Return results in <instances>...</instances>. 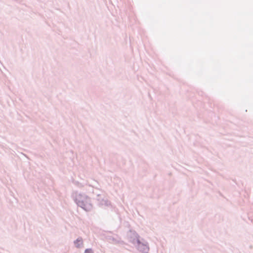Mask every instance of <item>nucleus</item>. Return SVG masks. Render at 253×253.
<instances>
[{
    "instance_id": "1",
    "label": "nucleus",
    "mask_w": 253,
    "mask_h": 253,
    "mask_svg": "<svg viewBox=\"0 0 253 253\" xmlns=\"http://www.w3.org/2000/svg\"><path fill=\"white\" fill-rule=\"evenodd\" d=\"M75 244L77 247L80 248L83 245V242L82 239H77L75 242Z\"/></svg>"
},
{
    "instance_id": "2",
    "label": "nucleus",
    "mask_w": 253,
    "mask_h": 253,
    "mask_svg": "<svg viewBox=\"0 0 253 253\" xmlns=\"http://www.w3.org/2000/svg\"><path fill=\"white\" fill-rule=\"evenodd\" d=\"M84 253H93V251L91 249H87L85 250Z\"/></svg>"
}]
</instances>
